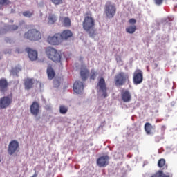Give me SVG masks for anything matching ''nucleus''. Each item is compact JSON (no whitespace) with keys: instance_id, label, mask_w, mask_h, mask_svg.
<instances>
[{"instance_id":"7c9ffc66","label":"nucleus","mask_w":177,"mask_h":177,"mask_svg":"<svg viewBox=\"0 0 177 177\" xmlns=\"http://www.w3.org/2000/svg\"><path fill=\"white\" fill-rule=\"evenodd\" d=\"M51 3H54L55 6H59L63 3L62 0H51Z\"/></svg>"},{"instance_id":"9d476101","label":"nucleus","mask_w":177,"mask_h":177,"mask_svg":"<svg viewBox=\"0 0 177 177\" xmlns=\"http://www.w3.org/2000/svg\"><path fill=\"white\" fill-rule=\"evenodd\" d=\"M19 148V142L15 140H11V142H10V144H8V154H10V156L13 155L14 153H16V151H17Z\"/></svg>"},{"instance_id":"a878e982","label":"nucleus","mask_w":177,"mask_h":177,"mask_svg":"<svg viewBox=\"0 0 177 177\" xmlns=\"http://www.w3.org/2000/svg\"><path fill=\"white\" fill-rule=\"evenodd\" d=\"M137 30L136 26H130L126 28V32L128 34H134Z\"/></svg>"},{"instance_id":"20e7f679","label":"nucleus","mask_w":177,"mask_h":177,"mask_svg":"<svg viewBox=\"0 0 177 177\" xmlns=\"http://www.w3.org/2000/svg\"><path fill=\"white\" fill-rule=\"evenodd\" d=\"M129 82V76L124 72H120L114 77V82L115 86H122L127 82Z\"/></svg>"},{"instance_id":"ea45409f","label":"nucleus","mask_w":177,"mask_h":177,"mask_svg":"<svg viewBox=\"0 0 177 177\" xmlns=\"http://www.w3.org/2000/svg\"><path fill=\"white\" fill-rule=\"evenodd\" d=\"M1 162V158H0V162Z\"/></svg>"},{"instance_id":"dca6fc26","label":"nucleus","mask_w":177,"mask_h":177,"mask_svg":"<svg viewBox=\"0 0 177 177\" xmlns=\"http://www.w3.org/2000/svg\"><path fill=\"white\" fill-rule=\"evenodd\" d=\"M35 83V80L33 78H26L24 80V86H25V90L29 91L32 89Z\"/></svg>"},{"instance_id":"f8f14e48","label":"nucleus","mask_w":177,"mask_h":177,"mask_svg":"<svg viewBox=\"0 0 177 177\" xmlns=\"http://www.w3.org/2000/svg\"><path fill=\"white\" fill-rule=\"evenodd\" d=\"M73 91L76 94H81L84 91V84L80 81H75L73 85Z\"/></svg>"},{"instance_id":"2eb2a0df","label":"nucleus","mask_w":177,"mask_h":177,"mask_svg":"<svg viewBox=\"0 0 177 177\" xmlns=\"http://www.w3.org/2000/svg\"><path fill=\"white\" fill-rule=\"evenodd\" d=\"M26 53H28V57H29V59L30 61L34 62L36 61L38 58V53L35 50H32L30 48H26Z\"/></svg>"},{"instance_id":"f03ea898","label":"nucleus","mask_w":177,"mask_h":177,"mask_svg":"<svg viewBox=\"0 0 177 177\" xmlns=\"http://www.w3.org/2000/svg\"><path fill=\"white\" fill-rule=\"evenodd\" d=\"M46 55L50 60L55 62L60 63L62 60V55L53 47L48 46L46 48Z\"/></svg>"},{"instance_id":"72a5a7b5","label":"nucleus","mask_w":177,"mask_h":177,"mask_svg":"<svg viewBox=\"0 0 177 177\" xmlns=\"http://www.w3.org/2000/svg\"><path fill=\"white\" fill-rule=\"evenodd\" d=\"M129 24H136V20L133 18H131L129 20Z\"/></svg>"},{"instance_id":"4c0bfd02","label":"nucleus","mask_w":177,"mask_h":177,"mask_svg":"<svg viewBox=\"0 0 177 177\" xmlns=\"http://www.w3.org/2000/svg\"><path fill=\"white\" fill-rule=\"evenodd\" d=\"M6 41H7V43H10V39H9V38H7Z\"/></svg>"},{"instance_id":"c9c22d12","label":"nucleus","mask_w":177,"mask_h":177,"mask_svg":"<svg viewBox=\"0 0 177 177\" xmlns=\"http://www.w3.org/2000/svg\"><path fill=\"white\" fill-rule=\"evenodd\" d=\"M37 176H38V173L37 171H35V174H33V176L30 177H37Z\"/></svg>"},{"instance_id":"473e14b6","label":"nucleus","mask_w":177,"mask_h":177,"mask_svg":"<svg viewBox=\"0 0 177 177\" xmlns=\"http://www.w3.org/2000/svg\"><path fill=\"white\" fill-rule=\"evenodd\" d=\"M18 29V26L17 25H12L10 26V30L15 31Z\"/></svg>"},{"instance_id":"a211bd4d","label":"nucleus","mask_w":177,"mask_h":177,"mask_svg":"<svg viewBox=\"0 0 177 177\" xmlns=\"http://www.w3.org/2000/svg\"><path fill=\"white\" fill-rule=\"evenodd\" d=\"M59 21L65 28H70L71 26V20L68 17H59Z\"/></svg>"},{"instance_id":"393cba45","label":"nucleus","mask_w":177,"mask_h":177,"mask_svg":"<svg viewBox=\"0 0 177 177\" xmlns=\"http://www.w3.org/2000/svg\"><path fill=\"white\" fill-rule=\"evenodd\" d=\"M153 129V126L151 123L146 122L145 124V131L147 135H151L152 133V129Z\"/></svg>"},{"instance_id":"6e6552de","label":"nucleus","mask_w":177,"mask_h":177,"mask_svg":"<svg viewBox=\"0 0 177 177\" xmlns=\"http://www.w3.org/2000/svg\"><path fill=\"white\" fill-rule=\"evenodd\" d=\"M12 102V95H8L0 98V109L8 108Z\"/></svg>"},{"instance_id":"7ed1b4c3","label":"nucleus","mask_w":177,"mask_h":177,"mask_svg":"<svg viewBox=\"0 0 177 177\" xmlns=\"http://www.w3.org/2000/svg\"><path fill=\"white\" fill-rule=\"evenodd\" d=\"M42 37L41 33L36 28L30 29L24 34V38L30 41H37Z\"/></svg>"},{"instance_id":"1a4fd4ad","label":"nucleus","mask_w":177,"mask_h":177,"mask_svg":"<svg viewBox=\"0 0 177 177\" xmlns=\"http://www.w3.org/2000/svg\"><path fill=\"white\" fill-rule=\"evenodd\" d=\"M143 72L140 69H136L133 73V82L135 85H138L143 82Z\"/></svg>"},{"instance_id":"bb28decb","label":"nucleus","mask_w":177,"mask_h":177,"mask_svg":"<svg viewBox=\"0 0 177 177\" xmlns=\"http://www.w3.org/2000/svg\"><path fill=\"white\" fill-rule=\"evenodd\" d=\"M67 112H68L67 106H66L65 105L59 106V113H61V114L64 115V114H66Z\"/></svg>"},{"instance_id":"f3484780","label":"nucleus","mask_w":177,"mask_h":177,"mask_svg":"<svg viewBox=\"0 0 177 177\" xmlns=\"http://www.w3.org/2000/svg\"><path fill=\"white\" fill-rule=\"evenodd\" d=\"M59 35H61V41H62L63 40H68L69 38H71L73 32L70 30H64L62 33H59Z\"/></svg>"},{"instance_id":"c756f323","label":"nucleus","mask_w":177,"mask_h":177,"mask_svg":"<svg viewBox=\"0 0 177 177\" xmlns=\"http://www.w3.org/2000/svg\"><path fill=\"white\" fill-rule=\"evenodd\" d=\"M10 3L9 0H0V6H8Z\"/></svg>"},{"instance_id":"39448f33","label":"nucleus","mask_w":177,"mask_h":177,"mask_svg":"<svg viewBox=\"0 0 177 177\" xmlns=\"http://www.w3.org/2000/svg\"><path fill=\"white\" fill-rule=\"evenodd\" d=\"M117 12L116 6L111 1H107L104 6V13L108 19H113Z\"/></svg>"},{"instance_id":"c85d7f7f","label":"nucleus","mask_w":177,"mask_h":177,"mask_svg":"<svg viewBox=\"0 0 177 177\" xmlns=\"http://www.w3.org/2000/svg\"><path fill=\"white\" fill-rule=\"evenodd\" d=\"M97 77V73L94 69L91 70L90 80H95Z\"/></svg>"},{"instance_id":"aec40b11","label":"nucleus","mask_w":177,"mask_h":177,"mask_svg":"<svg viewBox=\"0 0 177 177\" xmlns=\"http://www.w3.org/2000/svg\"><path fill=\"white\" fill-rule=\"evenodd\" d=\"M80 74L82 81H86L89 75V70L86 66L81 68Z\"/></svg>"},{"instance_id":"f257e3e1","label":"nucleus","mask_w":177,"mask_h":177,"mask_svg":"<svg viewBox=\"0 0 177 177\" xmlns=\"http://www.w3.org/2000/svg\"><path fill=\"white\" fill-rule=\"evenodd\" d=\"M95 26V21L93 17L92 12L91 11L86 12L84 14V20L82 22L83 30L91 35V32L93 31Z\"/></svg>"},{"instance_id":"0eeeda50","label":"nucleus","mask_w":177,"mask_h":177,"mask_svg":"<svg viewBox=\"0 0 177 177\" xmlns=\"http://www.w3.org/2000/svg\"><path fill=\"white\" fill-rule=\"evenodd\" d=\"M47 43L51 46H59L62 43L60 33H55L53 36L47 37Z\"/></svg>"},{"instance_id":"5701e85b","label":"nucleus","mask_w":177,"mask_h":177,"mask_svg":"<svg viewBox=\"0 0 177 177\" xmlns=\"http://www.w3.org/2000/svg\"><path fill=\"white\" fill-rule=\"evenodd\" d=\"M47 75L48 76V80H53L55 77V71L51 66L47 67Z\"/></svg>"},{"instance_id":"58836bf2","label":"nucleus","mask_w":177,"mask_h":177,"mask_svg":"<svg viewBox=\"0 0 177 177\" xmlns=\"http://www.w3.org/2000/svg\"><path fill=\"white\" fill-rule=\"evenodd\" d=\"M55 83L59 84V82L58 81H55Z\"/></svg>"},{"instance_id":"e433bc0d","label":"nucleus","mask_w":177,"mask_h":177,"mask_svg":"<svg viewBox=\"0 0 177 177\" xmlns=\"http://www.w3.org/2000/svg\"><path fill=\"white\" fill-rule=\"evenodd\" d=\"M153 67L154 68H157L158 67V64L157 63H154Z\"/></svg>"},{"instance_id":"6ab92c4d","label":"nucleus","mask_w":177,"mask_h":177,"mask_svg":"<svg viewBox=\"0 0 177 177\" xmlns=\"http://www.w3.org/2000/svg\"><path fill=\"white\" fill-rule=\"evenodd\" d=\"M8 82L5 78L0 80V92L5 93L8 91Z\"/></svg>"},{"instance_id":"412c9836","label":"nucleus","mask_w":177,"mask_h":177,"mask_svg":"<svg viewBox=\"0 0 177 177\" xmlns=\"http://www.w3.org/2000/svg\"><path fill=\"white\" fill-rule=\"evenodd\" d=\"M57 21V17L55 14L50 13L47 17V24L48 25H54Z\"/></svg>"},{"instance_id":"b1692460","label":"nucleus","mask_w":177,"mask_h":177,"mask_svg":"<svg viewBox=\"0 0 177 177\" xmlns=\"http://www.w3.org/2000/svg\"><path fill=\"white\" fill-rule=\"evenodd\" d=\"M158 167L160 169H167L168 165L166 164V160H165V158H160V159L158 161Z\"/></svg>"},{"instance_id":"ddd939ff","label":"nucleus","mask_w":177,"mask_h":177,"mask_svg":"<svg viewBox=\"0 0 177 177\" xmlns=\"http://www.w3.org/2000/svg\"><path fill=\"white\" fill-rule=\"evenodd\" d=\"M132 97L129 90H124L121 91V100L124 103H129L131 101Z\"/></svg>"},{"instance_id":"423d86ee","label":"nucleus","mask_w":177,"mask_h":177,"mask_svg":"<svg viewBox=\"0 0 177 177\" xmlns=\"http://www.w3.org/2000/svg\"><path fill=\"white\" fill-rule=\"evenodd\" d=\"M96 88L97 90H98V92L102 93V97H103L104 98H106L108 97L107 86L106 84L105 79L104 77L100 78V80L97 82Z\"/></svg>"},{"instance_id":"4468645a","label":"nucleus","mask_w":177,"mask_h":177,"mask_svg":"<svg viewBox=\"0 0 177 177\" xmlns=\"http://www.w3.org/2000/svg\"><path fill=\"white\" fill-rule=\"evenodd\" d=\"M39 110H40L39 104L36 101L33 102L32 103V105H30V113L34 116L37 117L39 113Z\"/></svg>"},{"instance_id":"a19ab883","label":"nucleus","mask_w":177,"mask_h":177,"mask_svg":"<svg viewBox=\"0 0 177 177\" xmlns=\"http://www.w3.org/2000/svg\"><path fill=\"white\" fill-rule=\"evenodd\" d=\"M0 59H1V57H0Z\"/></svg>"},{"instance_id":"2f4dec72","label":"nucleus","mask_w":177,"mask_h":177,"mask_svg":"<svg viewBox=\"0 0 177 177\" xmlns=\"http://www.w3.org/2000/svg\"><path fill=\"white\" fill-rule=\"evenodd\" d=\"M164 2V0H154V3L157 6H161Z\"/></svg>"},{"instance_id":"4be33fe9","label":"nucleus","mask_w":177,"mask_h":177,"mask_svg":"<svg viewBox=\"0 0 177 177\" xmlns=\"http://www.w3.org/2000/svg\"><path fill=\"white\" fill-rule=\"evenodd\" d=\"M150 177H173V175L169 173L165 174L162 170H158Z\"/></svg>"},{"instance_id":"f704fd0d","label":"nucleus","mask_w":177,"mask_h":177,"mask_svg":"<svg viewBox=\"0 0 177 177\" xmlns=\"http://www.w3.org/2000/svg\"><path fill=\"white\" fill-rule=\"evenodd\" d=\"M172 21H173L172 17H168L165 18V21L166 22Z\"/></svg>"},{"instance_id":"cd10ccee","label":"nucleus","mask_w":177,"mask_h":177,"mask_svg":"<svg viewBox=\"0 0 177 177\" xmlns=\"http://www.w3.org/2000/svg\"><path fill=\"white\" fill-rule=\"evenodd\" d=\"M34 15V12H30V10L24 11L22 12V15L25 17L31 18Z\"/></svg>"},{"instance_id":"9b49d317","label":"nucleus","mask_w":177,"mask_h":177,"mask_svg":"<svg viewBox=\"0 0 177 177\" xmlns=\"http://www.w3.org/2000/svg\"><path fill=\"white\" fill-rule=\"evenodd\" d=\"M109 159L110 158L107 155L100 156L97 159V165L99 167H105L109 164Z\"/></svg>"}]
</instances>
